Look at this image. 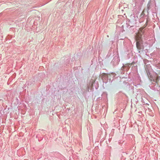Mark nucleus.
<instances>
[{
	"mask_svg": "<svg viewBox=\"0 0 160 160\" xmlns=\"http://www.w3.org/2000/svg\"><path fill=\"white\" fill-rule=\"evenodd\" d=\"M149 79L151 81L155 82L158 85L160 84V78L158 76L157 74L156 75L154 78L152 76H150Z\"/></svg>",
	"mask_w": 160,
	"mask_h": 160,
	"instance_id": "f257e3e1",
	"label": "nucleus"
},
{
	"mask_svg": "<svg viewBox=\"0 0 160 160\" xmlns=\"http://www.w3.org/2000/svg\"><path fill=\"white\" fill-rule=\"evenodd\" d=\"M142 35V33H141L140 32H138V33L137 34V35L136 36V41H137V39H138V41H139V42H140Z\"/></svg>",
	"mask_w": 160,
	"mask_h": 160,
	"instance_id": "f03ea898",
	"label": "nucleus"
},
{
	"mask_svg": "<svg viewBox=\"0 0 160 160\" xmlns=\"http://www.w3.org/2000/svg\"><path fill=\"white\" fill-rule=\"evenodd\" d=\"M138 39H137V41L136 42V46L137 48L139 50H140L141 49L140 44V43Z\"/></svg>",
	"mask_w": 160,
	"mask_h": 160,
	"instance_id": "7ed1b4c3",
	"label": "nucleus"
},
{
	"mask_svg": "<svg viewBox=\"0 0 160 160\" xmlns=\"http://www.w3.org/2000/svg\"><path fill=\"white\" fill-rule=\"evenodd\" d=\"M143 28H140L139 29V32H141L142 33V30H143Z\"/></svg>",
	"mask_w": 160,
	"mask_h": 160,
	"instance_id": "20e7f679",
	"label": "nucleus"
},
{
	"mask_svg": "<svg viewBox=\"0 0 160 160\" xmlns=\"http://www.w3.org/2000/svg\"><path fill=\"white\" fill-rule=\"evenodd\" d=\"M103 75H107V74L105 73H103Z\"/></svg>",
	"mask_w": 160,
	"mask_h": 160,
	"instance_id": "39448f33",
	"label": "nucleus"
}]
</instances>
